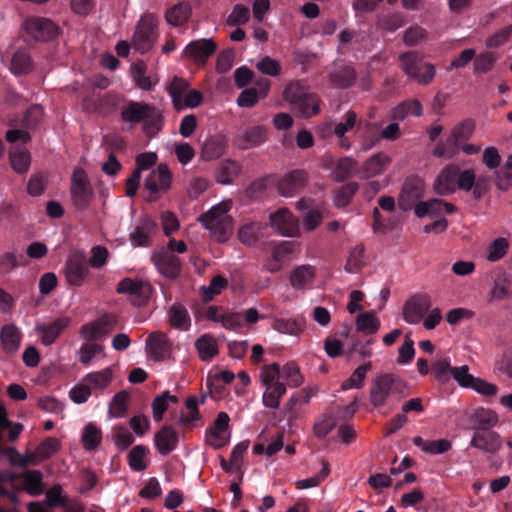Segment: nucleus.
<instances>
[{"mask_svg":"<svg viewBox=\"0 0 512 512\" xmlns=\"http://www.w3.org/2000/svg\"><path fill=\"white\" fill-rule=\"evenodd\" d=\"M191 7L187 3H179L165 13L166 21L172 26H181L191 16Z\"/></svg>","mask_w":512,"mask_h":512,"instance_id":"49530a36","label":"nucleus"},{"mask_svg":"<svg viewBox=\"0 0 512 512\" xmlns=\"http://www.w3.org/2000/svg\"><path fill=\"white\" fill-rule=\"evenodd\" d=\"M216 44L211 39L191 41L183 50L182 56L197 64H204L216 51Z\"/></svg>","mask_w":512,"mask_h":512,"instance_id":"aec40b11","label":"nucleus"},{"mask_svg":"<svg viewBox=\"0 0 512 512\" xmlns=\"http://www.w3.org/2000/svg\"><path fill=\"white\" fill-rule=\"evenodd\" d=\"M155 228L156 222L151 217H142L129 234L131 244L134 247L146 246L149 239L154 234Z\"/></svg>","mask_w":512,"mask_h":512,"instance_id":"cd10ccee","label":"nucleus"},{"mask_svg":"<svg viewBox=\"0 0 512 512\" xmlns=\"http://www.w3.org/2000/svg\"><path fill=\"white\" fill-rule=\"evenodd\" d=\"M316 275V269L312 265L296 267L290 274V283L296 290L305 289L312 285Z\"/></svg>","mask_w":512,"mask_h":512,"instance_id":"c9c22d12","label":"nucleus"},{"mask_svg":"<svg viewBox=\"0 0 512 512\" xmlns=\"http://www.w3.org/2000/svg\"><path fill=\"white\" fill-rule=\"evenodd\" d=\"M259 381L262 386V402L267 408L279 407L281 398L285 395L287 387H298L303 383V376L299 366L287 362L283 366L277 363L264 365L259 372Z\"/></svg>","mask_w":512,"mask_h":512,"instance_id":"f257e3e1","label":"nucleus"},{"mask_svg":"<svg viewBox=\"0 0 512 512\" xmlns=\"http://www.w3.org/2000/svg\"><path fill=\"white\" fill-rule=\"evenodd\" d=\"M267 139V130L264 126L250 127L238 135V145L242 149H250L263 144Z\"/></svg>","mask_w":512,"mask_h":512,"instance_id":"473e14b6","label":"nucleus"},{"mask_svg":"<svg viewBox=\"0 0 512 512\" xmlns=\"http://www.w3.org/2000/svg\"><path fill=\"white\" fill-rule=\"evenodd\" d=\"M21 483L30 495H39L44 490L42 474L39 471H26L21 475Z\"/></svg>","mask_w":512,"mask_h":512,"instance_id":"09e8293b","label":"nucleus"},{"mask_svg":"<svg viewBox=\"0 0 512 512\" xmlns=\"http://www.w3.org/2000/svg\"><path fill=\"white\" fill-rule=\"evenodd\" d=\"M306 173L303 171H292L284 175L278 182V191L284 197L293 196L306 182Z\"/></svg>","mask_w":512,"mask_h":512,"instance_id":"7c9ffc66","label":"nucleus"},{"mask_svg":"<svg viewBox=\"0 0 512 512\" xmlns=\"http://www.w3.org/2000/svg\"><path fill=\"white\" fill-rule=\"evenodd\" d=\"M399 61L405 74L413 78L419 84H429L435 77V66L431 63L422 62L414 52L401 54Z\"/></svg>","mask_w":512,"mask_h":512,"instance_id":"1a4fd4ad","label":"nucleus"},{"mask_svg":"<svg viewBox=\"0 0 512 512\" xmlns=\"http://www.w3.org/2000/svg\"><path fill=\"white\" fill-rule=\"evenodd\" d=\"M156 28L157 21L153 15L143 16L136 26L132 47L140 53L149 51L156 39Z\"/></svg>","mask_w":512,"mask_h":512,"instance_id":"f8f14e48","label":"nucleus"},{"mask_svg":"<svg viewBox=\"0 0 512 512\" xmlns=\"http://www.w3.org/2000/svg\"><path fill=\"white\" fill-rule=\"evenodd\" d=\"M101 441V431L94 424H88L82 434V443L85 449L92 450L98 446Z\"/></svg>","mask_w":512,"mask_h":512,"instance_id":"0e129e2a","label":"nucleus"},{"mask_svg":"<svg viewBox=\"0 0 512 512\" xmlns=\"http://www.w3.org/2000/svg\"><path fill=\"white\" fill-rule=\"evenodd\" d=\"M89 276V268L83 257L70 256L65 267V277L69 284L81 286Z\"/></svg>","mask_w":512,"mask_h":512,"instance_id":"b1692460","label":"nucleus"},{"mask_svg":"<svg viewBox=\"0 0 512 512\" xmlns=\"http://www.w3.org/2000/svg\"><path fill=\"white\" fill-rule=\"evenodd\" d=\"M171 173L165 164L152 170L145 180V188L152 194L166 191L171 185Z\"/></svg>","mask_w":512,"mask_h":512,"instance_id":"bb28decb","label":"nucleus"},{"mask_svg":"<svg viewBox=\"0 0 512 512\" xmlns=\"http://www.w3.org/2000/svg\"><path fill=\"white\" fill-rule=\"evenodd\" d=\"M371 369V363L367 362L355 369L352 375L342 383V390L359 389L363 386L368 371Z\"/></svg>","mask_w":512,"mask_h":512,"instance_id":"5fc2aeb1","label":"nucleus"},{"mask_svg":"<svg viewBox=\"0 0 512 512\" xmlns=\"http://www.w3.org/2000/svg\"><path fill=\"white\" fill-rule=\"evenodd\" d=\"M399 392L402 396L409 394L406 384L397 379L393 374L382 373L377 375L371 384L370 401L375 407H382L386 404L389 396Z\"/></svg>","mask_w":512,"mask_h":512,"instance_id":"423d86ee","label":"nucleus"},{"mask_svg":"<svg viewBox=\"0 0 512 512\" xmlns=\"http://www.w3.org/2000/svg\"><path fill=\"white\" fill-rule=\"evenodd\" d=\"M169 318L171 324L180 330H187L190 326L189 314L181 305L175 304L171 306L169 309Z\"/></svg>","mask_w":512,"mask_h":512,"instance_id":"6e6d98bb","label":"nucleus"},{"mask_svg":"<svg viewBox=\"0 0 512 512\" xmlns=\"http://www.w3.org/2000/svg\"><path fill=\"white\" fill-rule=\"evenodd\" d=\"M154 441L158 452L167 455L177 446V433L171 426H164L155 434Z\"/></svg>","mask_w":512,"mask_h":512,"instance_id":"f704fd0d","label":"nucleus"},{"mask_svg":"<svg viewBox=\"0 0 512 512\" xmlns=\"http://www.w3.org/2000/svg\"><path fill=\"white\" fill-rule=\"evenodd\" d=\"M284 99L288 101L292 110L303 117H311L319 113V101L312 94H298V86L289 84L284 91Z\"/></svg>","mask_w":512,"mask_h":512,"instance_id":"9b49d317","label":"nucleus"},{"mask_svg":"<svg viewBox=\"0 0 512 512\" xmlns=\"http://www.w3.org/2000/svg\"><path fill=\"white\" fill-rule=\"evenodd\" d=\"M455 367L451 366L448 357L437 358L432 363V370L435 378L441 383H447L453 377Z\"/></svg>","mask_w":512,"mask_h":512,"instance_id":"603ef678","label":"nucleus"},{"mask_svg":"<svg viewBox=\"0 0 512 512\" xmlns=\"http://www.w3.org/2000/svg\"><path fill=\"white\" fill-rule=\"evenodd\" d=\"M71 198L79 210L86 209L94 199V191L87 173L82 168H75L71 177Z\"/></svg>","mask_w":512,"mask_h":512,"instance_id":"9d476101","label":"nucleus"},{"mask_svg":"<svg viewBox=\"0 0 512 512\" xmlns=\"http://www.w3.org/2000/svg\"><path fill=\"white\" fill-rule=\"evenodd\" d=\"M430 307L431 302L428 297L414 296L405 303L403 307V318L411 325L418 324L422 321Z\"/></svg>","mask_w":512,"mask_h":512,"instance_id":"412c9836","label":"nucleus"},{"mask_svg":"<svg viewBox=\"0 0 512 512\" xmlns=\"http://www.w3.org/2000/svg\"><path fill=\"white\" fill-rule=\"evenodd\" d=\"M115 328V320L113 317L105 315L95 321L82 326L80 330L81 338L87 341L104 339Z\"/></svg>","mask_w":512,"mask_h":512,"instance_id":"f3484780","label":"nucleus"},{"mask_svg":"<svg viewBox=\"0 0 512 512\" xmlns=\"http://www.w3.org/2000/svg\"><path fill=\"white\" fill-rule=\"evenodd\" d=\"M261 230L259 223H248L243 225L238 231L239 240L245 245H252L258 240Z\"/></svg>","mask_w":512,"mask_h":512,"instance_id":"680f3d73","label":"nucleus"},{"mask_svg":"<svg viewBox=\"0 0 512 512\" xmlns=\"http://www.w3.org/2000/svg\"><path fill=\"white\" fill-rule=\"evenodd\" d=\"M499 59L500 55L493 51H484L479 54L475 53L473 62L474 74L483 75L490 73Z\"/></svg>","mask_w":512,"mask_h":512,"instance_id":"58836bf2","label":"nucleus"},{"mask_svg":"<svg viewBox=\"0 0 512 512\" xmlns=\"http://www.w3.org/2000/svg\"><path fill=\"white\" fill-rule=\"evenodd\" d=\"M489 178L478 177L476 178L475 171L473 169L460 170L458 167L457 172V189L462 191H471L476 198L482 196V194L488 189Z\"/></svg>","mask_w":512,"mask_h":512,"instance_id":"2eb2a0df","label":"nucleus"},{"mask_svg":"<svg viewBox=\"0 0 512 512\" xmlns=\"http://www.w3.org/2000/svg\"><path fill=\"white\" fill-rule=\"evenodd\" d=\"M117 292L128 295L131 301L140 305L141 301L139 299L145 294V286L140 281L125 278L119 282Z\"/></svg>","mask_w":512,"mask_h":512,"instance_id":"37998d69","label":"nucleus"},{"mask_svg":"<svg viewBox=\"0 0 512 512\" xmlns=\"http://www.w3.org/2000/svg\"><path fill=\"white\" fill-rule=\"evenodd\" d=\"M225 148L226 142L222 136L210 137L203 143L201 158L205 161L217 159L224 154Z\"/></svg>","mask_w":512,"mask_h":512,"instance_id":"ea45409f","label":"nucleus"},{"mask_svg":"<svg viewBox=\"0 0 512 512\" xmlns=\"http://www.w3.org/2000/svg\"><path fill=\"white\" fill-rule=\"evenodd\" d=\"M475 125L471 120H464L456 124L450 131L444 142H439L433 154L437 157H452L459 150L460 145L466 142L472 135Z\"/></svg>","mask_w":512,"mask_h":512,"instance_id":"0eeeda50","label":"nucleus"},{"mask_svg":"<svg viewBox=\"0 0 512 512\" xmlns=\"http://www.w3.org/2000/svg\"><path fill=\"white\" fill-rule=\"evenodd\" d=\"M147 452L148 450L142 445H137L131 449L128 454V463L134 471L146 469L147 463L145 457Z\"/></svg>","mask_w":512,"mask_h":512,"instance_id":"bf43d9fd","label":"nucleus"},{"mask_svg":"<svg viewBox=\"0 0 512 512\" xmlns=\"http://www.w3.org/2000/svg\"><path fill=\"white\" fill-rule=\"evenodd\" d=\"M3 349L8 353L16 352L21 343V332L13 324L3 326L0 332Z\"/></svg>","mask_w":512,"mask_h":512,"instance_id":"a19ab883","label":"nucleus"},{"mask_svg":"<svg viewBox=\"0 0 512 512\" xmlns=\"http://www.w3.org/2000/svg\"><path fill=\"white\" fill-rule=\"evenodd\" d=\"M122 121L129 124L143 122V131L149 137L158 133L163 126V115L161 111L148 103L142 101H129L121 110Z\"/></svg>","mask_w":512,"mask_h":512,"instance_id":"f03ea898","label":"nucleus"},{"mask_svg":"<svg viewBox=\"0 0 512 512\" xmlns=\"http://www.w3.org/2000/svg\"><path fill=\"white\" fill-rule=\"evenodd\" d=\"M271 327L278 333L298 336L306 330L307 321L302 315L289 318L274 317L271 321Z\"/></svg>","mask_w":512,"mask_h":512,"instance_id":"393cba45","label":"nucleus"},{"mask_svg":"<svg viewBox=\"0 0 512 512\" xmlns=\"http://www.w3.org/2000/svg\"><path fill=\"white\" fill-rule=\"evenodd\" d=\"M146 64L144 62H137L131 68V78L135 86L143 91H151L158 83L157 77L146 75Z\"/></svg>","mask_w":512,"mask_h":512,"instance_id":"e433bc0d","label":"nucleus"},{"mask_svg":"<svg viewBox=\"0 0 512 512\" xmlns=\"http://www.w3.org/2000/svg\"><path fill=\"white\" fill-rule=\"evenodd\" d=\"M356 167V162L350 157H344L337 161L332 175L336 181H342L349 177Z\"/></svg>","mask_w":512,"mask_h":512,"instance_id":"052dcab7","label":"nucleus"},{"mask_svg":"<svg viewBox=\"0 0 512 512\" xmlns=\"http://www.w3.org/2000/svg\"><path fill=\"white\" fill-rule=\"evenodd\" d=\"M355 324L357 330L365 334H374L381 327L380 320L372 312H366L358 315Z\"/></svg>","mask_w":512,"mask_h":512,"instance_id":"3c124183","label":"nucleus"},{"mask_svg":"<svg viewBox=\"0 0 512 512\" xmlns=\"http://www.w3.org/2000/svg\"><path fill=\"white\" fill-rule=\"evenodd\" d=\"M98 355L105 356L104 346L92 341L82 344L78 350V357L81 364L88 367Z\"/></svg>","mask_w":512,"mask_h":512,"instance_id":"c03bdc74","label":"nucleus"},{"mask_svg":"<svg viewBox=\"0 0 512 512\" xmlns=\"http://www.w3.org/2000/svg\"><path fill=\"white\" fill-rule=\"evenodd\" d=\"M171 343L168 337L160 332L151 333L146 340V352L155 361H163L171 355Z\"/></svg>","mask_w":512,"mask_h":512,"instance_id":"4be33fe9","label":"nucleus"},{"mask_svg":"<svg viewBox=\"0 0 512 512\" xmlns=\"http://www.w3.org/2000/svg\"><path fill=\"white\" fill-rule=\"evenodd\" d=\"M230 209L231 201H222L199 217L204 228L219 242L227 241L232 234V219L228 214Z\"/></svg>","mask_w":512,"mask_h":512,"instance_id":"20e7f679","label":"nucleus"},{"mask_svg":"<svg viewBox=\"0 0 512 512\" xmlns=\"http://www.w3.org/2000/svg\"><path fill=\"white\" fill-rule=\"evenodd\" d=\"M177 402V397L170 394L168 391L157 396L152 403V413L155 421L162 420L164 413L169 407L170 403Z\"/></svg>","mask_w":512,"mask_h":512,"instance_id":"864d4df0","label":"nucleus"},{"mask_svg":"<svg viewBox=\"0 0 512 512\" xmlns=\"http://www.w3.org/2000/svg\"><path fill=\"white\" fill-rule=\"evenodd\" d=\"M188 89H189V83L186 80H184L182 78H178V77H175L173 79L172 83L170 84V86L168 88V92L172 98L174 107L180 106V104H181L180 100L184 96V94L187 92Z\"/></svg>","mask_w":512,"mask_h":512,"instance_id":"69168bd1","label":"nucleus"},{"mask_svg":"<svg viewBox=\"0 0 512 512\" xmlns=\"http://www.w3.org/2000/svg\"><path fill=\"white\" fill-rule=\"evenodd\" d=\"M356 119V113L353 111H348L345 114V121L343 123H325L320 127V133L322 137L329 136L333 133L336 137L343 138L344 135L355 126Z\"/></svg>","mask_w":512,"mask_h":512,"instance_id":"72a5a7b5","label":"nucleus"},{"mask_svg":"<svg viewBox=\"0 0 512 512\" xmlns=\"http://www.w3.org/2000/svg\"><path fill=\"white\" fill-rule=\"evenodd\" d=\"M113 380L114 371L111 367L87 373L71 388L69 397L76 404L85 403L93 392L106 390Z\"/></svg>","mask_w":512,"mask_h":512,"instance_id":"7ed1b4c3","label":"nucleus"},{"mask_svg":"<svg viewBox=\"0 0 512 512\" xmlns=\"http://www.w3.org/2000/svg\"><path fill=\"white\" fill-rule=\"evenodd\" d=\"M507 239L500 237L495 239L489 246L487 251V259L491 262L501 259L508 250Z\"/></svg>","mask_w":512,"mask_h":512,"instance_id":"338daca9","label":"nucleus"},{"mask_svg":"<svg viewBox=\"0 0 512 512\" xmlns=\"http://www.w3.org/2000/svg\"><path fill=\"white\" fill-rule=\"evenodd\" d=\"M511 35L512 26L505 27L503 29H500L493 35L489 36L485 41V45L489 49L501 47L502 45L509 41Z\"/></svg>","mask_w":512,"mask_h":512,"instance_id":"774afa93","label":"nucleus"},{"mask_svg":"<svg viewBox=\"0 0 512 512\" xmlns=\"http://www.w3.org/2000/svg\"><path fill=\"white\" fill-rule=\"evenodd\" d=\"M187 245L184 241L170 239L166 246L156 249L152 254V260L159 273L168 278L179 275L181 262L175 253H184Z\"/></svg>","mask_w":512,"mask_h":512,"instance_id":"39448f33","label":"nucleus"},{"mask_svg":"<svg viewBox=\"0 0 512 512\" xmlns=\"http://www.w3.org/2000/svg\"><path fill=\"white\" fill-rule=\"evenodd\" d=\"M457 165L444 167L434 181V190L439 195H449L457 189Z\"/></svg>","mask_w":512,"mask_h":512,"instance_id":"a878e982","label":"nucleus"},{"mask_svg":"<svg viewBox=\"0 0 512 512\" xmlns=\"http://www.w3.org/2000/svg\"><path fill=\"white\" fill-rule=\"evenodd\" d=\"M409 115L421 116L422 105L417 100H407L397 105L392 110V116L395 120L402 121Z\"/></svg>","mask_w":512,"mask_h":512,"instance_id":"8fccbe9b","label":"nucleus"},{"mask_svg":"<svg viewBox=\"0 0 512 512\" xmlns=\"http://www.w3.org/2000/svg\"><path fill=\"white\" fill-rule=\"evenodd\" d=\"M470 446L486 454H495L502 448L503 441L497 432L484 429L474 431Z\"/></svg>","mask_w":512,"mask_h":512,"instance_id":"dca6fc26","label":"nucleus"},{"mask_svg":"<svg viewBox=\"0 0 512 512\" xmlns=\"http://www.w3.org/2000/svg\"><path fill=\"white\" fill-rule=\"evenodd\" d=\"M229 422V415L226 412H220L213 424L206 429L205 442L214 449L225 447L231 438Z\"/></svg>","mask_w":512,"mask_h":512,"instance_id":"ddd939ff","label":"nucleus"},{"mask_svg":"<svg viewBox=\"0 0 512 512\" xmlns=\"http://www.w3.org/2000/svg\"><path fill=\"white\" fill-rule=\"evenodd\" d=\"M498 422V414L488 408H478L470 416L471 427L474 431L492 430Z\"/></svg>","mask_w":512,"mask_h":512,"instance_id":"2f4dec72","label":"nucleus"},{"mask_svg":"<svg viewBox=\"0 0 512 512\" xmlns=\"http://www.w3.org/2000/svg\"><path fill=\"white\" fill-rule=\"evenodd\" d=\"M270 225L284 237H295L299 234L298 219L285 208H280L270 215Z\"/></svg>","mask_w":512,"mask_h":512,"instance_id":"4468645a","label":"nucleus"},{"mask_svg":"<svg viewBox=\"0 0 512 512\" xmlns=\"http://www.w3.org/2000/svg\"><path fill=\"white\" fill-rule=\"evenodd\" d=\"M494 175L495 185L499 190L506 191L512 187V154L497 168Z\"/></svg>","mask_w":512,"mask_h":512,"instance_id":"a18cd8bd","label":"nucleus"},{"mask_svg":"<svg viewBox=\"0 0 512 512\" xmlns=\"http://www.w3.org/2000/svg\"><path fill=\"white\" fill-rule=\"evenodd\" d=\"M391 162V157L383 152L373 154L362 164L360 174L365 178L381 175Z\"/></svg>","mask_w":512,"mask_h":512,"instance_id":"c756f323","label":"nucleus"},{"mask_svg":"<svg viewBox=\"0 0 512 512\" xmlns=\"http://www.w3.org/2000/svg\"><path fill=\"white\" fill-rule=\"evenodd\" d=\"M357 190L358 184L355 182L342 186L334 195V204L337 207H345L348 205Z\"/></svg>","mask_w":512,"mask_h":512,"instance_id":"e2e57ef3","label":"nucleus"},{"mask_svg":"<svg viewBox=\"0 0 512 512\" xmlns=\"http://www.w3.org/2000/svg\"><path fill=\"white\" fill-rule=\"evenodd\" d=\"M399 61L405 74L413 78L419 84H429L435 77V66L431 63L422 62L414 52L401 54Z\"/></svg>","mask_w":512,"mask_h":512,"instance_id":"6e6552de","label":"nucleus"},{"mask_svg":"<svg viewBox=\"0 0 512 512\" xmlns=\"http://www.w3.org/2000/svg\"><path fill=\"white\" fill-rule=\"evenodd\" d=\"M195 347L202 361H210L218 354L217 340L209 334L198 338Z\"/></svg>","mask_w":512,"mask_h":512,"instance_id":"79ce46f5","label":"nucleus"},{"mask_svg":"<svg viewBox=\"0 0 512 512\" xmlns=\"http://www.w3.org/2000/svg\"><path fill=\"white\" fill-rule=\"evenodd\" d=\"M455 210L456 208L452 203L435 198L416 204L415 215L419 218L429 216L436 219L452 214Z\"/></svg>","mask_w":512,"mask_h":512,"instance_id":"a211bd4d","label":"nucleus"},{"mask_svg":"<svg viewBox=\"0 0 512 512\" xmlns=\"http://www.w3.org/2000/svg\"><path fill=\"white\" fill-rule=\"evenodd\" d=\"M24 28L35 40H52L58 34V27L49 19L33 18L25 21Z\"/></svg>","mask_w":512,"mask_h":512,"instance_id":"6ab92c4d","label":"nucleus"},{"mask_svg":"<svg viewBox=\"0 0 512 512\" xmlns=\"http://www.w3.org/2000/svg\"><path fill=\"white\" fill-rule=\"evenodd\" d=\"M10 162L13 170L19 174L26 173L31 164L30 153L23 147H16L10 151Z\"/></svg>","mask_w":512,"mask_h":512,"instance_id":"de8ad7c7","label":"nucleus"},{"mask_svg":"<svg viewBox=\"0 0 512 512\" xmlns=\"http://www.w3.org/2000/svg\"><path fill=\"white\" fill-rule=\"evenodd\" d=\"M423 196V186L419 180L405 182L399 196V206L402 210L408 211L415 208L418 200Z\"/></svg>","mask_w":512,"mask_h":512,"instance_id":"c85d7f7f","label":"nucleus"},{"mask_svg":"<svg viewBox=\"0 0 512 512\" xmlns=\"http://www.w3.org/2000/svg\"><path fill=\"white\" fill-rule=\"evenodd\" d=\"M330 474L328 463L323 462L321 471L314 476L306 479H300L295 482L298 490H305L319 486Z\"/></svg>","mask_w":512,"mask_h":512,"instance_id":"4d7b16f0","label":"nucleus"},{"mask_svg":"<svg viewBox=\"0 0 512 512\" xmlns=\"http://www.w3.org/2000/svg\"><path fill=\"white\" fill-rule=\"evenodd\" d=\"M69 324L70 318L60 317L48 324H37L34 331L40 336L41 343L45 346H49L56 341Z\"/></svg>","mask_w":512,"mask_h":512,"instance_id":"5701e85b","label":"nucleus"},{"mask_svg":"<svg viewBox=\"0 0 512 512\" xmlns=\"http://www.w3.org/2000/svg\"><path fill=\"white\" fill-rule=\"evenodd\" d=\"M128 393L121 391L117 393L111 400L108 408V414L112 418L122 417L127 410Z\"/></svg>","mask_w":512,"mask_h":512,"instance_id":"13d9d810","label":"nucleus"},{"mask_svg":"<svg viewBox=\"0 0 512 512\" xmlns=\"http://www.w3.org/2000/svg\"><path fill=\"white\" fill-rule=\"evenodd\" d=\"M5 57L10 58V69L14 74L26 73L32 66L30 56L24 49H9Z\"/></svg>","mask_w":512,"mask_h":512,"instance_id":"4c0bfd02","label":"nucleus"}]
</instances>
